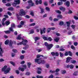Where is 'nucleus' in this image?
<instances>
[{
  "mask_svg": "<svg viewBox=\"0 0 78 78\" xmlns=\"http://www.w3.org/2000/svg\"><path fill=\"white\" fill-rule=\"evenodd\" d=\"M2 43H0V56H3V53L4 52V50L3 48L1 47V45H2Z\"/></svg>",
  "mask_w": 78,
  "mask_h": 78,
  "instance_id": "0eeeda50",
  "label": "nucleus"
},
{
  "mask_svg": "<svg viewBox=\"0 0 78 78\" xmlns=\"http://www.w3.org/2000/svg\"><path fill=\"white\" fill-rule=\"evenodd\" d=\"M6 1H7V0H2V2L3 3H6Z\"/></svg>",
  "mask_w": 78,
  "mask_h": 78,
  "instance_id": "13d9d810",
  "label": "nucleus"
},
{
  "mask_svg": "<svg viewBox=\"0 0 78 78\" xmlns=\"http://www.w3.org/2000/svg\"><path fill=\"white\" fill-rule=\"evenodd\" d=\"M5 23L6 25L8 26L9 25V23H10V22H9V21H7L5 22Z\"/></svg>",
  "mask_w": 78,
  "mask_h": 78,
  "instance_id": "473e14b6",
  "label": "nucleus"
},
{
  "mask_svg": "<svg viewBox=\"0 0 78 78\" xmlns=\"http://www.w3.org/2000/svg\"><path fill=\"white\" fill-rule=\"evenodd\" d=\"M74 68V65L72 64L70 65V68L71 69H73Z\"/></svg>",
  "mask_w": 78,
  "mask_h": 78,
  "instance_id": "f704fd0d",
  "label": "nucleus"
},
{
  "mask_svg": "<svg viewBox=\"0 0 78 78\" xmlns=\"http://www.w3.org/2000/svg\"><path fill=\"white\" fill-rule=\"evenodd\" d=\"M71 27L74 30L75 28V27H76V26L74 25H71Z\"/></svg>",
  "mask_w": 78,
  "mask_h": 78,
  "instance_id": "c85d7f7f",
  "label": "nucleus"
},
{
  "mask_svg": "<svg viewBox=\"0 0 78 78\" xmlns=\"http://www.w3.org/2000/svg\"><path fill=\"white\" fill-rule=\"evenodd\" d=\"M58 20L59 19H58H58L56 18H54L53 20L54 22H58Z\"/></svg>",
  "mask_w": 78,
  "mask_h": 78,
  "instance_id": "37998d69",
  "label": "nucleus"
},
{
  "mask_svg": "<svg viewBox=\"0 0 78 78\" xmlns=\"http://www.w3.org/2000/svg\"><path fill=\"white\" fill-rule=\"evenodd\" d=\"M12 51L14 53H17V50L16 49H13Z\"/></svg>",
  "mask_w": 78,
  "mask_h": 78,
  "instance_id": "a19ab883",
  "label": "nucleus"
},
{
  "mask_svg": "<svg viewBox=\"0 0 78 78\" xmlns=\"http://www.w3.org/2000/svg\"><path fill=\"white\" fill-rule=\"evenodd\" d=\"M50 73H55V71L53 70H50Z\"/></svg>",
  "mask_w": 78,
  "mask_h": 78,
  "instance_id": "bf43d9fd",
  "label": "nucleus"
},
{
  "mask_svg": "<svg viewBox=\"0 0 78 78\" xmlns=\"http://www.w3.org/2000/svg\"><path fill=\"white\" fill-rule=\"evenodd\" d=\"M35 25H36L35 23H34L29 24L30 27H31L32 26H35Z\"/></svg>",
  "mask_w": 78,
  "mask_h": 78,
  "instance_id": "72a5a7b5",
  "label": "nucleus"
},
{
  "mask_svg": "<svg viewBox=\"0 0 78 78\" xmlns=\"http://www.w3.org/2000/svg\"><path fill=\"white\" fill-rule=\"evenodd\" d=\"M54 1V0H50L49 1V3H52Z\"/></svg>",
  "mask_w": 78,
  "mask_h": 78,
  "instance_id": "0e129e2a",
  "label": "nucleus"
},
{
  "mask_svg": "<svg viewBox=\"0 0 78 78\" xmlns=\"http://www.w3.org/2000/svg\"><path fill=\"white\" fill-rule=\"evenodd\" d=\"M9 42V40H7L6 41H5V45H8Z\"/></svg>",
  "mask_w": 78,
  "mask_h": 78,
  "instance_id": "bb28decb",
  "label": "nucleus"
},
{
  "mask_svg": "<svg viewBox=\"0 0 78 78\" xmlns=\"http://www.w3.org/2000/svg\"><path fill=\"white\" fill-rule=\"evenodd\" d=\"M55 5H56V3H55V4H52L51 5V7H53V6H55Z\"/></svg>",
  "mask_w": 78,
  "mask_h": 78,
  "instance_id": "e2e57ef3",
  "label": "nucleus"
},
{
  "mask_svg": "<svg viewBox=\"0 0 78 78\" xmlns=\"http://www.w3.org/2000/svg\"><path fill=\"white\" fill-rule=\"evenodd\" d=\"M41 56V57H44V55H37V58H39Z\"/></svg>",
  "mask_w": 78,
  "mask_h": 78,
  "instance_id": "cd10ccee",
  "label": "nucleus"
},
{
  "mask_svg": "<svg viewBox=\"0 0 78 78\" xmlns=\"http://www.w3.org/2000/svg\"><path fill=\"white\" fill-rule=\"evenodd\" d=\"M43 39H44V40L45 41H46V40H48L47 38V37H43Z\"/></svg>",
  "mask_w": 78,
  "mask_h": 78,
  "instance_id": "5fc2aeb1",
  "label": "nucleus"
},
{
  "mask_svg": "<svg viewBox=\"0 0 78 78\" xmlns=\"http://www.w3.org/2000/svg\"><path fill=\"white\" fill-rule=\"evenodd\" d=\"M10 70H11V68H8V66H4V68L2 69V71H4L5 74H6L9 72Z\"/></svg>",
  "mask_w": 78,
  "mask_h": 78,
  "instance_id": "f257e3e1",
  "label": "nucleus"
},
{
  "mask_svg": "<svg viewBox=\"0 0 78 78\" xmlns=\"http://www.w3.org/2000/svg\"><path fill=\"white\" fill-rule=\"evenodd\" d=\"M48 30H55V27H50L48 28Z\"/></svg>",
  "mask_w": 78,
  "mask_h": 78,
  "instance_id": "7c9ffc66",
  "label": "nucleus"
},
{
  "mask_svg": "<svg viewBox=\"0 0 78 78\" xmlns=\"http://www.w3.org/2000/svg\"><path fill=\"white\" fill-rule=\"evenodd\" d=\"M37 78H43V76H37Z\"/></svg>",
  "mask_w": 78,
  "mask_h": 78,
  "instance_id": "3c124183",
  "label": "nucleus"
},
{
  "mask_svg": "<svg viewBox=\"0 0 78 78\" xmlns=\"http://www.w3.org/2000/svg\"><path fill=\"white\" fill-rule=\"evenodd\" d=\"M71 22V21H69V22H66L67 27H70V24Z\"/></svg>",
  "mask_w": 78,
  "mask_h": 78,
  "instance_id": "6ab92c4d",
  "label": "nucleus"
},
{
  "mask_svg": "<svg viewBox=\"0 0 78 78\" xmlns=\"http://www.w3.org/2000/svg\"><path fill=\"white\" fill-rule=\"evenodd\" d=\"M77 74H78V72L77 71H76L74 72V73H73V75H77Z\"/></svg>",
  "mask_w": 78,
  "mask_h": 78,
  "instance_id": "864d4df0",
  "label": "nucleus"
},
{
  "mask_svg": "<svg viewBox=\"0 0 78 78\" xmlns=\"http://www.w3.org/2000/svg\"><path fill=\"white\" fill-rule=\"evenodd\" d=\"M56 12L57 13H58L59 14H61V12L59 10H57L56 11Z\"/></svg>",
  "mask_w": 78,
  "mask_h": 78,
  "instance_id": "49530a36",
  "label": "nucleus"
},
{
  "mask_svg": "<svg viewBox=\"0 0 78 78\" xmlns=\"http://www.w3.org/2000/svg\"><path fill=\"white\" fill-rule=\"evenodd\" d=\"M45 29L46 28L45 27L43 28V30H42L41 29H40L41 34H42L43 33H45Z\"/></svg>",
  "mask_w": 78,
  "mask_h": 78,
  "instance_id": "9d476101",
  "label": "nucleus"
},
{
  "mask_svg": "<svg viewBox=\"0 0 78 78\" xmlns=\"http://www.w3.org/2000/svg\"><path fill=\"white\" fill-rule=\"evenodd\" d=\"M76 63V61L75 60H72L71 61V63L73 64H75V63Z\"/></svg>",
  "mask_w": 78,
  "mask_h": 78,
  "instance_id": "4d7b16f0",
  "label": "nucleus"
},
{
  "mask_svg": "<svg viewBox=\"0 0 78 78\" xmlns=\"http://www.w3.org/2000/svg\"><path fill=\"white\" fill-rule=\"evenodd\" d=\"M13 28H12V27H9V31H10V33H11V32H14V30L13 29Z\"/></svg>",
  "mask_w": 78,
  "mask_h": 78,
  "instance_id": "a878e982",
  "label": "nucleus"
},
{
  "mask_svg": "<svg viewBox=\"0 0 78 78\" xmlns=\"http://www.w3.org/2000/svg\"><path fill=\"white\" fill-rule=\"evenodd\" d=\"M29 48V45H27L25 46L23 48L24 50H27Z\"/></svg>",
  "mask_w": 78,
  "mask_h": 78,
  "instance_id": "f3484780",
  "label": "nucleus"
},
{
  "mask_svg": "<svg viewBox=\"0 0 78 78\" xmlns=\"http://www.w3.org/2000/svg\"><path fill=\"white\" fill-rule=\"evenodd\" d=\"M68 53L70 56H72V53L71 52L69 51Z\"/></svg>",
  "mask_w": 78,
  "mask_h": 78,
  "instance_id": "a18cd8bd",
  "label": "nucleus"
},
{
  "mask_svg": "<svg viewBox=\"0 0 78 78\" xmlns=\"http://www.w3.org/2000/svg\"><path fill=\"white\" fill-rule=\"evenodd\" d=\"M22 67L23 68H20V67H19L18 68V69L19 70H20L22 72H23V71L25 70V69L27 68V65H23L22 66Z\"/></svg>",
  "mask_w": 78,
  "mask_h": 78,
  "instance_id": "423d86ee",
  "label": "nucleus"
},
{
  "mask_svg": "<svg viewBox=\"0 0 78 78\" xmlns=\"http://www.w3.org/2000/svg\"><path fill=\"white\" fill-rule=\"evenodd\" d=\"M60 55L61 57H62L63 56V54L61 52H60Z\"/></svg>",
  "mask_w": 78,
  "mask_h": 78,
  "instance_id": "338daca9",
  "label": "nucleus"
},
{
  "mask_svg": "<svg viewBox=\"0 0 78 78\" xmlns=\"http://www.w3.org/2000/svg\"><path fill=\"white\" fill-rule=\"evenodd\" d=\"M22 39L23 40L22 42L18 43L17 45H22V44L23 45H26L27 43L28 42V41L26 39L24 40L23 39Z\"/></svg>",
  "mask_w": 78,
  "mask_h": 78,
  "instance_id": "20e7f679",
  "label": "nucleus"
},
{
  "mask_svg": "<svg viewBox=\"0 0 78 78\" xmlns=\"http://www.w3.org/2000/svg\"><path fill=\"white\" fill-rule=\"evenodd\" d=\"M51 55H53V56H58V55H59V53H58L57 52H52L51 53Z\"/></svg>",
  "mask_w": 78,
  "mask_h": 78,
  "instance_id": "ddd939ff",
  "label": "nucleus"
},
{
  "mask_svg": "<svg viewBox=\"0 0 78 78\" xmlns=\"http://www.w3.org/2000/svg\"><path fill=\"white\" fill-rule=\"evenodd\" d=\"M61 73L62 74H65V73H66V71L65 70H62L61 71Z\"/></svg>",
  "mask_w": 78,
  "mask_h": 78,
  "instance_id": "c9c22d12",
  "label": "nucleus"
},
{
  "mask_svg": "<svg viewBox=\"0 0 78 78\" xmlns=\"http://www.w3.org/2000/svg\"><path fill=\"white\" fill-rule=\"evenodd\" d=\"M40 4V5L42 4V0H39V1H38V0H37L35 1V4L36 5H38Z\"/></svg>",
  "mask_w": 78,
  "mask_h": 78,
  "instance_id": "f8f14e48",
  "label": "nucleus"
},
{
  "mask_svg": "<svg viewBox=\"0 0 78 78\" xmlns=\"http://www.w3.org/2000/svg\"><path fill=\"white\" fill-rule=\"evenodd\" d=\"M30 14L32 16H34V12H33V11H31L30 13Z\"/></svg>",
  "mask_w": 78,
  "mask_h": 78,
  "instance_id": "79ce46f5",
  "label": "nucleus"
},
{
  "mask_svg": "<svg viewBox=\"0 0 78 78\" xmlns=\"http://www.w3.org/2000/svg\"><path fill=\"white\" fill-rule=\"evenodd\" d=\"M27 65L28 68H30L31 67V62H27Z\"/></svg>",
  "mask_w": 78,
  "mask_h": 78,
  "instance_id": "412c9836",
  "label": "nucleus"
},
{
  "mask_svg": "<svg viewBox=\"0 0 78 78\" xmlns=\"http://www.w3.org/2000/svg\"><path fill=\"white\" fill-rule=\"evenodd\" d=\"M60 9L62 11H65V10H66V8L64 7H60Z\"/></svg>",
  "mask_w": 78,
  "mask_h": 78,
  "instance_id": "2eb2a0df",
  "label": "nucleus"
},
{
  "mask_svg": "<svg viewBox=\"0 0 78 78\" xmlns=\"http://www.w3.org/2000/svg\"><path fill=\"white\" fill-rule=\"evenodd\" d=\"M64 24V22L62 21H61L59 23L60 25H62Z\"/></svg>",
  "mask_w": 78,
  "mask_h": 78,
  "instance_id": "c03bdc74",
  "label": "nucleus"
},
{
  "mask_svg": "<svg viewBox=\"0 0 78 78\" xmlns=\"http://www.w3.org/2000/svg\"><path fill=\"white\" fill-rule=\"evenodd\" d=\"M19 14L20 16H22L25 15L26 14V12L22 9H21L20 10V12Z\"/></svg>",
  "mask_w": 78,
  "mask_h": 78,
  "instance_id": "6e6552de",
  "label": "nucleus"
},
{
  "mask_svg": "<svg viewBox=\"0 0 78 78\" xmlns=\"http://www.w3.org/2000/svg\"><path fill=\"white\" fill-rule=\"evenodd\" d=\"M7 13L9 16H11L12 15V13H11V12H7Z\"/></svg>",
  "mask_w": 78,
  "mask_h": 78,
  "instance_id": "6e6d98bb",
  "label": "nucleus"
},
{
  "mask_svg": "<svg viewBox=\"0 0 78 78\" xmlns=\"http://www.w3.org/2000/svg\"><path fill=\"white\" fill-rule=\"evenodd\" d=\"M49 20H50L51 21H52V20H53V18L51 16L49 17Z\"/></svg>",
  "mask_w": 78,
  "mask_h": 78,
  "instance_id": "680f3d73",
  "label": "nucleus"
},
{
  "mask_svg": "<svg viewBox=\"0 0 78 78\" xmlns=\"http://www.w3.org/2000/svg\"><path fill=\"white\" fill-rule=\"evenodd\" d=\"M34 29H32L30 30V33H29V34H33V33H34Z\"/></svg>",
  "mask_w": 78,
  "mask_h": 78,
  "instance_id": "393cba45",
  "label": "nucleus"
},
{
  "mask_svg": "<svg viewBox=\"0 0 78 78\" xmlns=\"http://www.w3.org/2000/svg\"><path fill=\"white\" fill-rule=\"evenodd\" d=\"M56 35L57 36H59L61 35V34L59 33H56Z\"/></svg>",
  "mask_w": 78,
  "mask_h": 78,
  "instance_id": "69168bd1",
  "label": "nucleus"
},
{
  "mask_svg": "<svg viewBox=\"0 0 78 78\" xmlns=\"http://www.w3.org/2000/svg\"><path fill=\"white\" fill-rule=\"evenodd\" d=\"M32 2H33V1L31 0L28 1L29 5H30V6H34V4Z\"/></svg>",
  "mask_w": 78,
  "mask_h": 78,
  "instance_id": "1a4fd4ad",
  "label": "nucleus"
},
{
  "mask_svg": "<svg viewBox=\"0 0 78 78\" xmlns=\"http://www.w3.org/2000/svg\"><path fill=\"white\" fill-rule=\"evenodd\" d=\"M62 4L63 3L62 2H58L57 3V5H58V6H60V5H62Z\"/></svg>",
  "mask_w": 78,
  "mask_h": 78,
  "instance_id": "2f4dec72",
  "label": "nucleus"
},
{
  "mask_svg": "<svg viewBox=\"0 0 78 78\" xmlns=\"http://www.w3.org/2000/svg\"><path fill=\"white\" fill-rule=\"evenodd\" d=\"M12 57H14L16 56V54L14 53H12Z\"/></svg>",
  "mask_w": 78,
  "mask_h": 78,
  "instance_id": "052dcab7",
  "label": "nucleus"
},
{
  "mask_svg": "<svg viewBox=\"0 0 78 78\" xmlns=\"http://www.w3.org/2000/svg\"><path fill=\"white\" fill-rule=\"evenodd\" d=\"M57 17L58 19H62V16L61 15H59L57 16Z\"/></svg>",
  "mask_w": 78,
  "mask_h": 78,
  "instance_id": "dca6fc26",
  "label": "nucleus"
},
{
  "mask_svg": "<svg viewBox=\"0 0 78 78\" xmlns=\"http://www.w3.org/2000/svg\"><path fill=\"white\" fill-rule=\"evenodd\" d=\"M39 39H40V38L39 37H35V42H36V41H38V40H39Z\"/></svg>",
  "mask_w": 78,
  "mask_h": 78,
  "instance_id": "e433bc0d",
  "label": "nucleus"
},
{
  "mask_svg": "<svg viewBox=\"0 0 78 78\" xmlns=\"http://www.w3.org/2000/svg\"><path fill=\"white\" fill-rule=\"evenodd\" d=\"M8 10L9 11H14V9L12 7H10V8H8Z\"/></svg>",
  "mask_w": 78,
  "mask_h": 78,
  "instance_id": "5701e85b",
  "label": "nucleus"
},
{
  "mask_svg": "<svg viewBox=\"0 0 78 78\" xmlns=\"http://www.w3.org/2000/svg\"><path fill=\"white\" fill-rule=\"evenodd\" d=\"M4 32L6 34H9V33H11V31L9 30L5 31Z\"/></svg>",
  "mask_w": 78,
  "mask_h": 78,
  "instance_id": "4be33fe9",
  "label": "nucleus"
},
{
  "mask_svg": "<svg viewBox=\"0 0 78 78\" xmlns=\"http://www.w3.org/2000/svg\"><path fill=\"white\" fill-rule=\"evenodd\" d=\"M21 39H22V37H21V35H18L16 38V39H17V40H20Z\"/></svg>",
  "mask_w": 78,
  "mask_h": 78,
  "instance_id": "aec40b11",
  "label": "nucleus"
},
{
  "mask_svg": "<svg viewBox=\"0 0 78 78\" xmlns=\"http://www.w3.org/2000/svg\"><path fill=\"white\" fill-rule=\"evenodd\" d=\"M35 62H37L38 64H40L41 63L42 64H44L45 62V61L44 60H42L41 58H36L35 59Z\"/></svg>",
  "mask_w": 78,
  "mask_h": 78,
  "instance_id": "f03ea898",
  "label": "nucleus"
},
{
  "mask_svg": "<svg viewBox=\"0 0 78 78\" xmlns=\"http://www.w3.org/2000/svg\"><path fill=\"white\" fill-rule=\"evenodd\" d=\"M46 9V11H50V8H49V7H46L45 8Z\"/></svg>",
  "mask_w": 78,
  "mask_h": 78,
  "instance_id": "4c0bfd02",
  "label": "nucleus"
},
{
  "mask_svg": "<svg viewBox=\"0 0 78 78\" xmlns=\"http://www.w3.org/2000/svg\"><path fill=\"white\" fill-rule=\"evenodd\" d=\"M71 48H72V49H73V50H75V48L73 45L71 46Z\"/></svg>",
  "mask_w": 78,
  "mask_h": 78,
  "instance_id": "8fccbe9b",
  "label": "nucleus"
},
{
  "mask_svg": "<svg viewBox=\"0 0 78 78\" xmlns=\"http://www.w3.org/2000/svg\"><path fill=\"white\" fill-rule=\"evenodd\" d=\"M12 45V41L10 40L9 41V45L10 47H11Z\"/></svg>",
  "mask_w": 78,
  "mask_h": 78,
  "instance_id": "c756f323",
  "label": "nucleus"
},
{
  "mask_svg": "<svg viewBox=\"0 0 78 78\" xmlns=\"http://www.w3.org/2000/svg\"><path fill=\"white\" fill-rule=\"evenodd\" d=\"M72 59V58L69 57H67L66 58V63H68V62H69L70 60Z\"/></svg>",
  "mask_w": 78,
  "mask_h": 78,
  "instance_id": "4468645a",
  "label": "nucleus"
},
{
  "mask_svg": "<svg viewBox=\"0 0 78 78\" xmlns=\"http://www.w3.org/2000/svg\"><path fill=\"white\" fill-rule=\"evenodd\" d=\"M24 57H25L24 55H21L20 56V58L21 59H23L24 58Z\"/></svg>",
  "mask_w": 78,
  "mask_h": 78,
  "instance_id": "603ef678",
  "label": "nucleus"
},
{
  "mask_svg": "<svg viewBox=\"0 0 78 78\" xmlns=\"http://www.w3.org/2000/svg\"><path fill=\"white\" fill-rule=\"evenodd\" d=\"M53 78V75H51L48 78Z\"/></svg>",
  "mask_w": 78,
  "mask_h": 78,
  "instance_id": "774afa93",
  "label": "nucleus"
},
{
  "mask_svg": "<svg viewBox=\"0 0 78 78\" xmlns=\"http://www.w3.org/2000/svg\"><path fill=\"white\" fill-rule=\"evenodd\" d=\"M38 71H37V73L38 74H40V73H41V68H38Z\"/></svg>",
  "mask_w": 78,
  "mask_h": 78,
  "instance_id": "a211bd4d",
  "label": "nucleus"
},
{
  "mask_svg": "<svg viewBox=\"0 0 78 78\" xmlns=\"http://www.w3.org/2000/svg\"><path fill=\"white\" fill-rule=\"evenodd\" d=\"M10 63L13 66H15V63H14V62H10Z\"/></svg>",
  "mask_w": 78,
  "mask_h": 78,
  "instance_id": "de8ad7c7",
  "label": "nucleus"
},
{
  "mask_svg": "<svg viewBox=\"0 0 78 78\" xmlns=\"http://www.w3.org/2000/svg\"><path fill=\"white\" fill-rule=\"evenodd\" d=\"M44 12V9H41V14H43Z\"/></svg>",
  "mask_w": 78,
  "mask_h": 78,
  "instance_id": "58836bf2",
  "label": "nucleus"
},
{
  "mask_svg": "<svg viewBox=\"0 0 78 78\" xmlns=\"http://www.w3.org/2000/svg\"><path fill=\"white\" fill-rule=\"evenodd\" d=\"M15 27V24H12L11 25V28H14Z\"/></svg>",
  "mask_w": 78,
  "mask_h": 78,
  "instance_id": "ea45409f",
  "label": "nucleus"
},
{
  "mask_svg": "<svg viewBox=\"0 0 78 78\" xmlns=\"http://www.w3.org/2000/svg\"><path fill=\"white\" fill-rule=\"evenodd\" d=\"M59 40V38L57 37L55 39V41L56 42H58V41Z\"/></svg>",
  "mask_w": 78,
  "mask_h": 78,
  "instance_id": "b1692460",
  "label": "nucleus"
},
{
  "mask_svg": "<svg viewBox=\"0 0 78 78\" xmlns=\"http://www.w3.org/2000/svg\"><path fill=\"white\" fill-rule=\"evenodd\" d=\"M6 6H11V4L10 3H7L5 5Z\"/></svg>",
  "mask_w": 78,
  "mask_h": 78,
  "instance_id": "09e8293b",
  "label": "nucleus"
},
{
  "mask_svg": "<svg viewBox=\"0 0 78 78\" xmlns=\"http://www.w3.org/2000/svg\"><path fill=\"white\" fill-rule=\"evenodd\" d=\"M20 3V0H14V2L12 4L13 6H16L17 5H19Z\"/></svg>",
  "mask_w": 78,
  "mask_h": 78,
  "instance_id": "7ed1b4c3",
  "label": "nucleus"
},
{
  "mask_svg": "<svg viewBox=\"0 0 78 78\" xmlns=\"http://www.w3.org/2000/svg\"><path fill=\"white\" fill-rule=\"evenodd\" d=\"M44 45L45 46L47 47V48L48 50H50V49H51V48H52V47H53V44H50L49 45L47 42H45V43Z\"/></svg>",
  "mask_w": 78,
  "mask_h": 78,
  "instance_id": "39448f33",
  "label": "nucleus"
},
{
  "mask_svg": "<svg viewBox=\"0 0 78 78\" xmlns=\"http://www.w3.org/2000/svg\"><path fill=\"white\" fill-rule=\"evenodd\" d=\"M70 2L69 1H67L64 3V5L65 6H66L67 7H69L70 6Z\"/></svg>",
  "mask_w": 78,
  "mask_h": 78,
  "instance_id": "9b49d317",
  "label": "nucleus"
}]
</instances>
